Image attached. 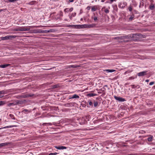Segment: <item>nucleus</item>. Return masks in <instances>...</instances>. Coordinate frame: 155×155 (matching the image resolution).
Segmentation results:
<instances>
[{
    "mask_svg": "<svg viewBox=\"0 0 155 155\" xmlns=\"http://www.w3.org/2000/svg\"><path fill=\"white\" fill-rule=\"evenodd\" d=\"M134 78L133 77H130L129 78V79L130 80L134 79Z\"/></svg>",
    "mask_w": 155,
    "mask_h": 155,
    "instance_id": "3c124183",
    "label": "nucleus"
},
{
    "mask_svg": "<svg viewBox=\"0 0 155 155\" xmlns=\"http://www.w3.org/2000/svg\"><path fill=\"white\" fill-rule=\"evenodd\" d=\"M94 106L95 107H96L98 105V102L97 101H94Z\"/></svg>",
    "mask_w": 155,
    "mask_h": 155,
    "instance_id": "c9c22d12",
    "label": "nucleus"
},
{
    "mask_svg": "<svg viewBox=\"0 0 155 155\" xmlns=\"http://www.w3.org/2000/svg\"><path fill=\"white\" fill-rule=\"evenodd\" d=\"M149 8L150 10H153L155 9V7L154 4L152 3H151L149 6Z\"/></svg>",
    "mask_w": 155,
    "mask_h": 155,
    "instance_id": "ddd939ff",
    "label": "nucleus"
},
{
    "mask_svg": "<svg viewBox=\"0 0 155 155\" xmlns=\"http://www.w3.org/2000/svg\"><path fill=\"white\" fill-rule=\"evenodd\" d=\"M73 10V8H65L64 9V12H72Z\"/></svg>",
    "mask_w": 155,
    "mask_h": 155,
    "instance_id": "4468645a",
    "label": "nucleus"
},
{
    "mask_svg": "<svg viewBox=\"0 0 155 155\" xmlns=\"http://www.w3.org/2000/svg\"><path fill=\"white\" fill-rule=\"evenodd\" d=\"M114 97L115 100L118 101L119 102H124L126 101V100L124 98L121 97H117L116 96H114Z\"/></svg>",
    "mask_w": 155,
    "mask_h": 155,
    "instance_id": "20e7f679",
    "label": "nucleus"
},
{
    "mask_svg": "<svg viewBox=\"0 0 155 155\" xmlns=\"http://www.w3.org/2000/svg\"><path fill=\"white\" fill-rule=\"evenodd\" d=\"M153 149H155V148H153Z\"/></svg>",
    "mask_w": 155,
    "mask_h": 155,
    "instance_id": "774afa93",
    "label": "nucleus"
},
{
    "mask_svg": "<svg viewBox=\"0 0 155 155\" xmlns=\"http://www.w3.org/2000/svg\"><path fill=\"white\" fill-rule=\"evenodd\" d=\"M116 0H110V1H107L105 3H109L110 4L114 2H115Z\"/></svg>",
    "mask_w": 155,
    "mask_h": 155,
    "instance_id": "bb28decb",
    "label": "nucleus"
},
{
    "mask_svg": "<svg viewBox=\"0 0 155 155\" xmlns=\"http://www.w3.org/2000/svg\"><path fill=\"white\" fill-rule=\"evenodd\" d=\"M17 126L16 125H10L6 127H5L2 128H10L14 127H16Z\"/></svg>",
    "mask_w": 155,
    "mask_h": 155,
    "instance_id": "393cba45",
    "label": "nucleus"
},
{
    "mask_svg": "<svg viewBox=\"0 0 155 155\" xmlns=\"http://www.w3.org/2000/svg\"><path fill=\"white\" fill-rule=\"evenodd\" d=\"M76 13H72L71 15H72V16L73 17H74L76 16Z\"/></svg>",
    "mask_w": 155,
    "mask_h": 155,
    "instance_id": "49530a36",
    "label": "nucleus"
},
{
    "mask_svg": "<svg viewBox=\"0 0 155 155\" xmlns=\"http://www.w3.org/2000/svg\"><path fill=\"white\" fill-rule=\"evenodd\" d=\"M34 94H23L20 96V98H27L32 97L34 96Z\"/></svg>",
    "mask_w": 155,
    "mask_h": 155,
    "instance_id": "7ed1b4c3",
    "label": "nucleus"
},
{
    "mask_svg": "<svg viewBox=\"0 0 155 155\" xmlns=\"http://www.w3.org/2000/svg\"><path fill=\"white\" fill-rule=\"evenodd\" d=\"M128 9L130 12L132 11V8L130 5L129 6Z\"/></svg>",
    "mask_w": 155,
    "mask_h": 155,
    "instance_id": "ea45409f",
    "label": "nucleus"
},
{
    "mask_svg": "<svg viewBox=\"0 0 155 155\" xmlns=\"http://www.w3.org/2000/svg\"><path fill=\"white\" fill-rule=\"evenodd\" d=\"M22 101L23 102V103H24L26 102V101L25 100H22Z\"/></svg>",
    "mask_w": 155,
    "mask_h": 155,
    "instance_id": "5fc2aeb1",
    "label": "nucleus"
},
{
    "mask_svg": "<svg viewBox=\"0 0 155 155\" xmlns=\"http://www.w3.org/2000/svg\"><path fill=\"white\" fill-rule=\"evenodd\" d=\"M105 71H107V73H111V72H114V71H115V70H113V69H111V70H110V69H107V70H106Z\"/></svg>",
    "mask_w": 155,
    "mask_h": 155,
    "instance_id": "a878e982",
    "label": "nucleus"
},
{
    "mask_svg": "<svg viewBox=\"0 0 155 155\" xmlns=\"http://www.w3.org/2000/svg\"><path fill=\"white\" fill-rule=\"evenodd\" d=\"M126 3L125 2V3H124V5H126Z\"/></svg>",
    "mask_w": 155,
    "mask_h": 155,
    "instance_id": "680f3d73",
    "label": "nucleus"
},
{
    "mask_svg": "<svg viewBox=\"0 0 155 155\" xmlns=\"http://www.w3.org/2000/svg\"><path fill=\"white\" fill-rule=\"evenodd\" d=\"M128 40H127V41H124V42H128Z\"/></svg>",
    "mask_w": 155,
    "mask_h": 155,
    "instance_id": "052dcab7",
    "label": "nucleus"
},
{
    "mask_svg": "<svg viewBox=\"0 0 155 155\" xmlns=\"http://www.w3.org/2000/svg\"><path fill=\"white\" fill-rule=\"evenodd\" d=\"M71 103H66V104H65L64 106L65 107H70L71 106Z\"/></svg>",
    "mask_w": 155,
    "mask_h": 155,
    "instance_id": "7c9ffc66",
    "label": "nucleus"
},
{
    "mask_svg": "<svg viewBox=\"0 0 155 155\" xmlns=\"http://www.w3.org/2000/svg\"><path fill=\"white\" fill-rule=\"evenodd\" d=\"M36 2L35 1H32L29 3V5H33L35 4V3Z\"/></svg>",
    "mask_w": 155,
    "mask_h": 155,
    "instance_id": "2f4dec72",
    "label": "nucleus"
},
{
    "mask_svg": "<svg viewBox=\"0 0 155 155\" xmlns=\"http://www.w3.org/2000/svg\"><path fill=\"white\" fill-rule=\"evenodd\" d=\"M75 25H68L67 26V27H72L75 28Z\"/></svg>",
    "mask_w": 155,
    "mask_h": 155,
    "instance_id": "a19ab883",
    "label": "nucleus"
},
{
    "mask_svg": "<svg viewBox=\"0 0 155 155\" xmlns=\"http://www.w3.org/2000/svg\"><path fill=\"white\" fill-rule=\"evenodd\" d=\"M13 105V103H9L8 104H7V106H11L12 105Z\"/></svg>",
    "mask_w": 155,
    "mask_h": 155,
    "instance_id": "a18cd8bd",
    "label": "nucleus"
},
{
    "mask_svg": "<svg viewBox=\"0 0 155 155\" xmlns=\"http://www.w3.org/2000/svg\"><path fill=\"white\" fill-rule=\"evenodd\" d=\"M98 95L94 93H90L89 94H87V96L91 97H93L96 96H97Z\"/></svg>",
    "mask_w": 155,
    "mask_h": 155,
    "instance_id": "2eb2a0df",
    "label": "nucleus"
},
{
    "mask_svg": "<svg viewBox=\"0 0 155 155\" xmlns=\"http://www.w3.org/2000/svg\"><path fill=\"white\" fill-rule=\"evenodd\" d=\"M30 112V110H27L26 109H24V110H23L22 111V113H25V112Z\"/></svg>",
    "mask_w": 155,
    "mask_h": 155,
    "instance_id": "473e14b6",
    "label": "nucleus"
},
{
    "mask_svg": "<svg viewBox=\"0 0 155 155\" xmlns=\"http://www.w3.org/2000/svg\"><path fill=\"white\" fill-rule=\"evenodd\" d=\"M104 12H105L106 13H108L109 12V10H108L107 9H106L104 11Z\"/></svg>",
    "mask_w": 155,
    "mask_h": 155,
    "instance_id": "79ce46f5",
    "label": "nucleus"
},
{
    "mask_svg": "<svg viewBox=\"0 0 155 155\" xmlns=\"http://www.w3.org/2000/svg\"><path fill=\"white\" fill-rule=\"evenodd\" d=\"M75 28L78 29H80L83 28H86V26L85 24L82 25H75Z\"/></svg>",
    "mask_w": 155,
    "mask_h": 155,
    "instance_id": "0eeeda50",
    "label": "nucleus"
},
{
    "mask_svg": "<svg viewBox=\"0 0 155 155\" xmlns=\"http://www.w3.org/2000/svg\"><path fill=\"white\" fill-rule=\"evenodd\" d=\"M46 124H47V123H44L43 124V125H45ZM48 124H49L50 125H51V123H48Z\"/></svg>",
    "mask_w": 155,
    "mask_h": 155,
    "instance_id": "8fccbe9b",
    "label": "nucleus"
},
{
    "mask_svg": "<svg viewBox=\"0 0 155 155\" xmlns=\"http://www.w3.org/2000/svg\"><path fill=\"white\" fill-rule=\"evenodd\" d=\"M154 83V81L151 82L149 83V85H153Z\"/></svg>",
    "mask_w": 155,
    "mask_h": 155,
    "instance_id": "de8ad7c7",
    "label": "nucleus"
},
{
    "mask_svg": "<svg viewBox=\"0 0 155 155\" xmlns=\"http://www.w3.org/2000/svg\"><path fill=\"white\" fill-rule=\"evenodd\" d=\"M9 116L12 119H13L14 120L15 119V118L13 115L12 114H10L9 115Z\"/></svg>",
    "mask_w": 155,
    "mask_h": 155,
    "instance_id": "f704fd0d",
    "label": "nucleus"
},
{
    "mask_svg": "<svg viewBox=\"0 0 155 155\" xmlns=\"http://www.w3.org/2000/svg\"><path fill=\"white\" fill-rule=\"evenodd\" d=\"M139 34L138 33L133 34L132 35V37L133 38H139Z\"/></svg>",
    "mask_w": 155,
    "mask_h": 155,
    "instance_id": "aec40b11",
    "label": "nucleus"
},
{
    "mask_svg": "<svg viewBox=\"0 0 155 155\" xmlns=\"http://www.w3.org/2000/svg\"><path fill=\"white\" fill-rule=\"evenodd\" d=\"M94 19L95 21H97V17H95L94 18Z\"/></svg>",
    "mask_w": 155,
    "mask_h": 155,
    "instance_id": "09e8293b",
    "label": "nucleus"
},
{
    "mask_svg": "<svg viewBox=\"0 0 155 155\" xmlns=\"http://www.w3.org/2000/svg\"><path fill=\"white\" fill-rule=\"evenodd\" d=\"M9 144V143H0V147L3 146H4L8 145Z\"/></svg>",
    "mask_w": 155,
    "mask_h": 155,
    "instance_id": "4be33fe9",
    "label": "nucleus"
},
{
    "mask_svg": "<svg viewBox=\"0 0 155 155\" xmlns=\"http://www.w3.org/2000/svg\"><path fill=\"white\" fill-rule=\"evenodd\" d=\"M138 39H136V40H137Z\"/></svg>",
    "mask_w": 155,
    "mask_h": 155,
    "instance_id": "338daca9",
    "label": "nucleus"
},
{
    "mask_svg": "<svg viewBox=\"0 0 155 155\" xmlns=\"http://www.w3.org/2000/svg\"><path fill=\"white\" fill-rule=\"evenodd\" d=\"M74 1V0H69V3L70 2H73Z\"/></svg>",
    "mask_w": 155,
    "mask_h": 155,
    "instance_id": "864d4df0",
    "label": "nucleus"
},
{
    "mask_svg": "<svg viewBox=\"0 0 155 155\" xmlns=\"http://www.w3.org/2000/svg\"><path fill=\"white\" fill-rule=\"evenodd\" d=\"M144 3L143 2H141L139 5L140 8H142L144 6Z\"/></svg>",
    "mask_w": 155,
    "mask_h": 155,
    "instance_id": "c756f323",
    "label": "nucleus"
},
{
    "mask_svg": "<svg viewBox=\"0 0 155 155\" xmlns=\"http://www.w3.org/2000/svg\"><path fill=\"white\" fill-rule=\"evenodd\" d=\"M82 120H84V122H83V123L84 124H85L86 123V122H87L86 120L87 119L88 120H88V117L87 116H85L84 117H83L82 118Z\"/></svg>",
    "mask_w": 155,
    "mask_h": 155,
    "instance_id": "a211bd4d",
    "label": "nucleus"
},
{
    "mask_svg": "<svg viewBox=\"0 0 155 155\" xmlns=\"http://www.w3.org/2000/svg\"><path fill=\"white\" fill-rule=\"evenodd\" d=\"M6 104V102L5 101H0V106Z\"/></svg>",
    "mask_w": 155,
    "mask_h": 155,
    "instance_id": "cd10ccee",
    "label": "nucleus"
},
{
    "mask_svg": "<svg viewBox=\"0 0 155 155\" xmlns=\"http://www.w3.org/2000/svg\"><path fill=\"white\" fill-rule=\"evenodd\" d=\"M147 71H145L142 72H140L138 73L137 75L139 76H144L147 74Z\"/></svg>",
    "mask_w": 155,
    "mask_h": 155,
    "instance_id": "6e6552de",
    "label": "nucleus"
},
{
    "mask_svg": "<svg viewBox=\"0 0 155 155\" xmlns=\"http://www.w3.org/2000/svg\"><path fill=\"white\" fill-rule=\"evenodd\" d=\"M88 102H89V105L90 106H93V103L91 101H89Z\"/></svg>",
    "mask_w": 155,
    "mask_h": 155,
    "instance_id": "37998d69",
    "label": "nucleus"
},
{
    "mask_svg": "<svg viewBox=\"0 0 155 155\" xmlns=\"http://www.w3.org/2000/svg\"><path fill=\"white\" fill-rule=\"evenodd\" d=\"M59 86L58 84H55L52 86V88H58Z\"/></svg>",
    "mask_w": 155,
    "mask_h": 155,
    "instance_id": "c85d7f7f",
    "label": "nucleus"
},
{
    "mask_svg": "<svg viewBox=\"0 0 155 155\" xmlns=\"http://www.w3.org/2000/svg\"><path fill=\"white\" fill-rule=\"evenodd\" d=\"M120 7H121V8H124L125 7V6H121H121H120Z\"/></svg>",
    "mask_w": 155,
    "mask_h": 155,
    "instance_id": "13d9d810",
    "label": "nucleus"
},
{
    "mask_svg": "<svg viewBox=\"0 0 155 155\" xmlns=\"http://www.w3.org/2000/svg\"><path fill=\"white\" fill-rule=\"evenodd\" d=\"M54 147L58 150H63L67 149V147L64 146H55Z\"/></svg>",
    "mask_w": 155,
    "mask_h": 155,
    "instance_id": "9b49d317",
    "label": "nucleus"
},
{
    "mask_svg": "<svg viewBox=\"0 0 155 155\" xmlns=\"http://www.w3.org/2000/svg\"><path fill=\"white\" fill-rule=\"evenodd\" d=\"M80 97L79 96L76 94H74V95L72 96L71 97L69 98V99H79Z\"/></svg>",
    "mask_w": 155,
    "mask_h": 155,
    "instance_id": "9d476101",
    "label": "nucleus"
},
{
    "mask_svg": "<svg viewBox=\"0 0 155 155\" xmlns=\"http://www.w3.org/2000/svg\"><path fill=\"white\" fill-rule=\"evenodd\" d=\"M10 65V64H2L0 65V67L2 68H5L7 67L8 66H9Z\"/></svg>",
    "mask_w": 155,
    "mask_h": 155,
    "instance_id": "6ab92c4d",
    "label": "nucleus"
},
{
    "mask_svg": "<svg viewBox=\"0 0 155 155\" xmlns=\"http://www.w3.org/2000/svg\"><path fill=\"white\" fill-rule=\"evenodd\" d=\"M134 15L133 14L132 15H131L130 16V18H129L128 21L130 22V21H131L132 20L134 19Z\"/></svg>",
    "mask_w": 155,
    "mask_h": 155,
    "instance_id": "f8f14e48",
    "label": "nucleus"
},
{
    "mask_svg": "<svg viewBox=\"0 0 155 155\" xmlns=\"http://www.w3.org/2000/svg\"><path fill=\"white\" fill-rule=\"evenodd\" d=\"M130 86L132 87V88L133 89L137 88H139L140 87V86L139 85H130Z\"/></svg>",
    "mask_w": 155,
    "mask_h": 155,
    "instance_id": "f3484780",
    "label": "nucleus"
},
{
    "mask_svg": "<svg viewBox=\"0 0 155 155\" xmlns=\"http://www.w3.org/2000/svg\"><path fill=\"white\" fill-rule=\"evenodd\" d=\"M106 88H107L108 90L109 89V88L108 87V86L107 85H105L101 89V90L103 91H104L106 90Z\"/></svg>",
    "mask_w": 155,
    "mask_h": 155,
    "instance_id": "dca6fc26",
    "label": "nucleus"
},
{
    "mask_svg": "<svg viewBox=\"0 0 155 155\" xmlns=\"http://www.w3.org/2000/svg\"><path fill=\"white\" fill-rule=\"evenodd\" d=\"M2 11V10H0V12Z\"/></svg>",
    "mask_w": 155,
    "mask_h": 155,
    "instance_id": "e2e57ef3",
    "label": "nucleus"
},
{
    "mask_svg": "<svg viewBox=\"0 0 155 155\" xmlns=\"http://www.w3.org/2000/svg\"><path fill=\"white\" fill-rule=\"evenodd\" d=\"M13 103V105H16L18 104V100H17L16 101H14Z\"/></svg>",
    "mask_w": 155,
    "mask_h": 155,
    "instance_id": "e433bc0d",
    "label": "nucleus"
},
{
    "mask_svg": "<svg viewBox=\"0 0 155 155\" xmlns=\"http://www.w3.org/2000/svg\"><path fill=\"white\" fill-rule=\"evenodd\" d=\"M18 104H23V102L22 101V100H18Z\"/></svg>",
    "mask_w": 155,
    "mask_h": 155,
    "instance_id": "4c0bfd02",
    "label": "nucleus"
},
{
    "mask_svg": "<svg viewBox=\"0 0 155 155\" xmlns=\"http://www.w3.org/2000/svg\"><path fill=\"white\" fill-rule=\"evenodd\" d=\"M128 155H138L137 154H129Z\"/></svg>",
    "mask_w": 155,
    "mask_h": 155,
    "instance_id": "bf43d9fd",
    "label": "nucleus"
},
{
    "mask_svg": "<svg viewBox=\"0 0 155 155\" xmlns=\"http://www.w3.org/2000/svg\"><path fill=\"white\" fill-rule=\"evenodd\" d=\"M134 11L135 12H136V10H134Z\"/></svg>",
    "mask_w": 155,
    "mask_h": 155,
    "instance_id": "0e129e2a",
    "label": "nucleus"
},
{
    "mask_svg": "<svg viewBox=\"0 0 155 155\" xmlns=\"http://www.w3.org/2000/svg\"><path fill=\"white\" fill-rule=\"evenodd\" d=\"M72 17H73L72 15H71L69 17L70 18L71 20L72 18Z\"/></svg>",
    "mask_w": 155,
    "mask_h": 155,
    "instance_id": "6e6d98bb",
    "label": "nucleus"
},
{
    "mask_svg": "<svg viewBox=\"0 0 155 155\" xmlns=\"http://www.w3.org/2000/svg\"><path fill=\"white\" fill-rule=\"evenodd\" d=\"M80 66L79 65H72L69 66L70 68H79Z\"/></svg>",
    "mask_w": 155,
    "mask_h": 155,
    "instance_id": "412c9836",
    "label": "nucleus"
},
{
    "mask_svg": "<svg viewBox=\"0 0 155 155\" xmlns=\"http://www.w3.org/2000/svg\"><path fill=\"white\" fill-rule=\"evenodd\" d=\"M30 28H25L24 27H23L18 28V29H16V31H29L30 30Z\"/></svg>",
    "mask_w": 155,
    "mask_h": 155,
    "instance_id": "39448f33",
    "label": "nucleus"
},
{
    "mask_svg": "<svg viewBox=\"0 0 155 155\" xmlns=\"http://www.w3.org/2000/svg\"><path fill=\"white\" fill-rule=\"evenodd\" d=\"M153 139V137H149L147 138V140L149 142H151L152 141Z\"/></svg>",
    "mask_w": 155,
    "mask_h": 155,
    "instance_id": "72a5a7b5",
    "label": "nucleus"
},
{
    "mask_svg": "<svg viewBox=\"0 0 155 155\" xmlns=\"http://www.w3.org/2000/svg\"><path fill=\"white\" fill-rule=\"evenodd\" d=\"M131 37V35H125L121 36V37H117L115 38V39H117V38L119 39H124L126 38H130Z\"/></svg>",
    "mask_w": 155,
    "mask_h": 155,
    "instance_id": "423d86ee",
    "label": "nucleus"
},
{
    "mask_svg": "<svg viewBox=\"0 0 155 155\" xmlns=\"http://www.w3.org/2000/svg\"><path fill=\"white\" fill-rule=\"evenodd\" d=\"M58 153H50L48 155H56L58 154Z\"/></svg>",
    "mask_w": 155,
    "mask_h": 155,
    "instance_id": "58836bf2",
    "label": "nucleus"
},
{
    "mask_svg": "<svg viewBox=\"0 0 155 155\" xmlns=\"http://www.w3.org/2000/svg\"><path fill=\"white\" fill-rule=\"evenodd\" d=\"M16 37V36L15 35H7L4 37H1V38L2 40H8L10 39L15 38Z\"/></svg>",
    "mask_w": 155,
    "mask_h": 155,
    "instance_id": "f03ea898",
    "label": "nucleus"
},
{
    "mask_svg": "<svg viewBox=\"0 0 155 155\" xmlns=\"http://www.w3.org/2000/svg\"><path fill=\"white\" fill-rule=\"evenodd\" d=\"M97 9V7L96 6H94L91 7V11L92 12L95 11Z\"/></svg>",
    "mask_w": 155,
    "mask_h": 155,
    "instance_id": "5701e85b",
    "label": "nucleus"
},
{
    "mask_svg": "<svg viewBox=\"0 0 155 155\" xmlns=\"http://www.w3.org/2000/svg\"><path fill=\"white\" fill-rule=\"evenodd\" d=\"M5 94V91L4 90L0 91V95L2 94ZM4 96L2 95H0V98L3 97Z\"/></svg>",
    "mask_w": 155,
    "mask_h": 155,
    "instance_id": "b1692460",
    "label": "nucleus"
},
{
    "mask_svg": "<svg viewBox=\"0 0 155 155\" xmlns=\"http://www.w3.org/2000/svg\"><path fill=\"white\" fill-rule=\"evenodd\" d=\"M91 8V7L90 6H88L87 8V9L88 10H89Z\"/></svg>",
    "mask_w": 155,
    "mask_h": 155,
    "instance_id": "603ef678",
    "label": "nucleus"
},
{
    "mask_svg": "<svg viewBox=\"0 0 155 155\" xmlns=\"http://www.w3.org/2000/svg\"><path fill=\"white\" fill-rule=\"evenodd\" d=\"M149 80L148 79H147L145 81L146 82H148L149 81Z\"/></svg>",
    "mask_w": 155,
    "mask_h": 155,
    "instance_id": "4d7b16f0",
    "label": "nucleus"
},
{
    "mask_svg": "<svg viewBox=\"0 0 155 155\" xmlns=\"http://www.w3.org/2000/svg\"><path fill=\"white\" fill-rule=\"evenodd\" d=\"M37 33H47L49 32H53L55 31L54 29H51L49 30H36Z\"/></svg>",
    "mask_w": 155,
    "mask_h": 155,
    "instance_id": "f257e3e1",
    "label": "nucleus"
},
{
    "mask_svg": "<svg viewBox=\"0 0 155 155\" xmlns=\"http://www.w3.org/2000/svg\"><path fill=\"white\" fill-rule=\"evenodd\" d=\"M98 93H101V92H98Z\"/></svg>",
    "mask_w": 155,
    "mask_h": 155,
    "instance_id": "69168bd1",
    "label": "nucleus"
},
{
    "mask_svg": "<svg viewBox=\"0 0 155 155\" xmlns=\"http://www.w3.org/2000/svg\"><path fill=\"white\" fill-rule=\"evenodd\" d=\"M143 36H144V35H142L141 34H139V37L141 38L142 37H144Z\"/></svg>",
    "mask_w": 155,
    "mask_h": 155,
    "instance_id": "c03bdc74",
    "label": "nucleus"
},
{
    "mask_svg": "<svg viewBox=\"0 0 155 155\" xmlns=\"http://www.w3.org/2000/svg\"><path fill=\"white\" fill-rule=\"evenodd\" d=\"M86 25L85 26L86 28H91L94 27L95 26V25L94 24H90V25H88V24H85Z\"/></svg>",
    "mask_w": 155,
    "mask_h": 155,
    "instance_id": "1a4fd4ad",
    "label": "nucleus"
}]
</instances>
